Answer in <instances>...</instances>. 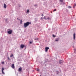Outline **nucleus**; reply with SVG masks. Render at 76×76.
<instances>
[{
  "instance_id": "nucleus-25",
  "label": "nucleus",
  "mask_w": 76,
  "mask_h": 76,
  "mask_svg": "<svg viewBox=\"0 0 76 76\" xmlns=\"http://www.w3.org/2000/svg\"><path fill=\"white\" fill-rule=\"evenodd\" d=\"M7 60H10V58H9V57H7Z\"/></svg>"
},
{
  "instance_id": "nucleus-10",
  "label": "nucleus",
  "mask_w": 76,
  "mask_h": 76,
  "mask_svg": "<svg viewBox=\"0 0 76 76\" xmlns=\"http://www.w3.org/2000/svg\"><path fill=\"white\" fill-rule=\"evenodd\" d=\"M7 7V6L6 5V4H4V8L5 9H6V8Z\"/></svg>"
},
{
  "instance_id": "nucleus-35",
  "label": "nucleus",
  "mask_w": 76,
  "mask_h": 76,
  "mask_svg": "<svg viewBox=\"0 0 76 76\" xmlns=\"http://www.w3.org/2000/svg\"><path fill=\"white\" fill-rule=\"evenodd\" d=\"M17 19L18 20H19V18H17Z\"/></svg>"
},
{
  "instance_id": "nucleus-11",
  "label": "nucleus",
  "mask_w": 76,
  "mask_h": 76,
  "mask_svg": "<svg viewBox=\"0 0 76 76\" xmlns=\"http://www.w3.org/2000/svg\"><path fill=\"white\" fill-rule=\"evenodd\" d=\"M34 6L35 7H36V8H37V7H38V5L36 4L34 5Z\"/></svg>"
},
{
  "instance_id": "nucleus-30",
  "label": "nucleus",
  "mask_w": 76,
  "mask_h": 76,
  "mask_svg": "<svg viewBox=\"0 0 76 76\" xmlns=\"http://www.w3.org/2000/svg\"><path fill=\"white\" fill-rule=\"evenodd\" d=\"M1 63L2 64H4V62H2Z\"/></svg>"
},
{
  "instance_id": "nucleus-3",
  "label": "nucleus",
  "mask_w": 76,
  "mask_h": 76,
  "mask_svg": "<svg viewBox=\"0 0 76 76\" xmlns=\"http://www.w3.org/2000/svg\"><path fill=\"white\" fill-rule=\"evenodd\" d=\"M59 63L61 64H63V61L62 60H60L59 61Z\"/></svg>"
},
{
  "instance_id": "nucleus-24",
  "label": "nucleus",
  "mask_w": 76,
  "mask_h": 76,
  "mask_svg": "<svg viewBox=\"0 0 76 76\" xmlns=\"http://www.w3.org/2000/svg\"><path fill=\"white\" fill-rule=\"evenodd\" d=\"M59 72L58 71H56V73H57V74H58V73Z\"/></svg>"
},
{
  "instance_id": "nucleus-20",
  "label": "nucleus",
  "mask_w": 76,
  "mask_h": 76,
  "mask_svg": "<svg viewBox=\"0 0 76 76\" xmlns=\"http://www.w3.org/2000/svg\"><path fill=\"white\" fill-rule=\"evenodd\" d=\"M38 38H35L34 39V40H38Z\"/></svg>"
},
{
  "instance_id": "nucleus-7",
  "label": "nucleus",
  "mask_w": 76,
  "mask_h": 76,
  "mask_svg": "<svg viewBox=\"0 0 76 76\" xmlns=\"http://www.w3.org/2000/svg\"><path fill=\"white\" fill-rule=\"evenodd\" d=\"M20 47L21 48H24V47H25V45H24L22 44L21 45Z\"/></svg>"
},
{
  "instance_id": "nucleus-5",
  "label": "nucleus",
  "mask_w": 76,
  "mask_h": 76,
  "mask_svg": "<svg viewBox=\"0 0 76 76\" xmlns=\"http://www.w3.org/2000/svg\"><path fill=\"white\" fill-rule=\"evenodd\" d=\"M4 70V68H2V74H3V75H4V74H5V73H4V72L3 71V70Z\"/></svg>"
},
{
  "instance_id": "nucleus-26",
  "label": "nucleus",
  "mask_w": 76,
  "mask_h": 76,
  "mask_svg": "<svg viewBox=\"0 0 76 76\" xmlns=\"http://www.w3.org/2000/svg\"><path fill=\"white\" fill-rule=\"evenodd\" d=\"M56 11V9H55L53 10V12H55V11Z\"/></svg>"
},
{
  "instance_id": "nucleus-18",
  "label": "nucleus",
  "mask_w": 76,
  "mask_h": 76,
  "mask_svg": "<svg viewBox=\"0 0 76 76\" xmlns=\"http://www.w3.org/2000/svg\"><path fill=\"white\" fill-rule=\"evenodd\" d=\"M46 18V17L45 16H44L43 19H45V20H47V18Z\"/></svg>"
},
{
  "instance_id": "nucleus-37",
  "label": "nucleus",
  "mask_w": 76,
  "mask_h": 76,
  "mask_svg": "<svg viewBox=\"0 0 76 76\" xmlns=\"http://www.w3.org/2000/svg\"><path fill=\"white\" fill-rule=\"evenodd\" d=\"M20 7V6H19V7Z\"/></svg>"
},
{
  "instance_id": "nucleus-12",
  "label": "nucleus",
  "mask_w": 76,
  "mask_h": 76,
  "mask_svg": "<svg viewBox=\"0 0 76 76\" xmlns=\"http://www.w3.org/2000/svg\"><path fill=\"white\" fill-rule=\"evenodd\" d=\"M59 40V38H57V39H56L55 40V41H58Z\"/></svg>"
},
{
  "instance_id": "nucleus-22",
  "label": "nucleus",
  "mask_w": 76,
  "mask_h": 76,
  "mask_svg": "<svg viewBox=\"0 0 76 76\" xmlns=\"http://www.w3.org/2000/svg\"><path fill=\"white\" fill-rule=\"evenodd\" d=\"M68 8H69L70 9H71V8H72V7L68 6Z\"/></svg>"
},
{
  "instance_id": "nucleus-17",
  "label": "nucleus",
  "mask_w": 76,
  "mask_h": 76,
  "mask_svg": "<svg viewBox=\"0 0 76 76\" xmlns=\"http://www.w3.org/2000/svg\"><path fill=\"white\" fill-rule=\"evenodd\" d=\"M61 3L62 4H65V2H63L62 1V2H61Z\"/></svg>"
},
{
  "instance_id": "nucleus-32",
  "label": "nucleus",
  "mask_w": 76,
  "mask_h": 76,
  "mask_svg": "<svg viewBox=\"0 0 76 76\" xmlns=\"http://www.w3.org/2000/svg\"><path fill=\"white\" fill-rule=\"evenodd\" d=\"M41 16H44V15H43V14H42V15H41Z\"/></svg>"
},
{
  "instance_id": "nucleus-38",
  "label": "nucleus",
  "mask_w": 76,
  "mask_h": 76,
  "mask_svg": "<svg viewBox=\"0 0 76 76\" xmlns=\"http://www.w3.org/2000/svg\"><path fill=\"white\" fill-rule=\"evenodd\" d=\"M40 76H41V75H40Z\"/></svg>"
},
{
  "instance_id": "nucleus-2",
  "label": "nucleus",
  "mask_w": 76,
  "mask_h": 76,
  "mask_svg": "<svg viewBox=\"0 0 76 76\" xmlns=\"http://www.w3.org/2000/svg\"><path fill=\"white\" fill-rule=\"evenodd\" d=\"M7 32L8 34H12L13 31L12 30L9 28L7 29Z\"/></svg>"
},
{
  "instance_id": "nucleus-29",
  "label": "nucleus",
  "mask_w": 76,
  "mask_h": 76,
  "mask_svg": "<svg viewBox=\"0 0 76 76\" xmlns=\"http://www.w3.org/2000/svg\"><path fill=\"white\" fill-rule=\"evenodd\" d=\"M53 37H56V36H55L54 35H53Z\"/></svg>"
},
{
  "instance_id": "nucleus-4",
  "label": "nucleus",
  "mask_w": 76,
  "mask_h": 76,
  "mask_svg": "<svg viewBox=\"0 0 76 76\" xmlns=\"http://www.w3.org/2000/svg\"><path fill=\"white\" fill-rule=\"evenodd\" d=\"M48 50H49V47H46L45 48V51L46 52H47V51H48Z\"/></svg>"
},
{
  "instance_id": "nucleus-34",
  "label": "nucleus",
  "mask_w": 76,
  "mask_h": 76,
  "mask_svg": "<svg viewBox=\"0 0 76 76\" xmlns=\"http://www.w3.org/2000/svg\"><path fill=\"white\" fill-rule=\"evenodd\" d=\"M48 30H49V31H50V28H48Z\"/></svg>"
},
{
  "instance_id": "nucleus-9",
  "label": "nucleus",
  "mask_w": 76,
  "mask_h": 76,
  "mask_svg": "<svg viewBox=\"0 0 76 76\" xmlns=\"http://www.w3.org/2000/svg\"><path fill=\"white\" fill-rule=\"evenodd\" d=\"M76 37V34L75 33H74L73 34V38H74V39H75V38Z\"/></svg>"
},
{
  "instance_id": "nucleus-28",
  "label": "nucleus",
  "mask_w": 76,
  "mask_h": 76,
  "mask_svg": "<svg viewBox=\"0 0 76 76\" xmlns=\"http://www.w3.org/2000/svg\"><path fill=\"white\" fill-rule=\"evenodd\" d=\"M76 49H74V53H75V52H76Z\"/></svg>"
},
{
  "instance_id": "nucleus-19",
  "label": "nucleus",
  "mask_w": 76,
  "mask_h": 76,
  "mask_svg": "<svg viewBox=\"0 0 76 76\" xmlns=\"http://www.w3.org/2000/svg\"><path fill=\"white\" fill-rule=\"evenodd\" d=\"M20 24L22 23V20H20Z\"/></svg>"
},
{
  "instance_id": "nucleus-31",
  "label": "nucleus",
  "mask_w": 76,
  "mask_h": 76,
  "mask_svg": "<svg viewBox=\"0 0 76 76\" xmlns=\"http://www.w3.org/2000/svg\"><path fill=\"white\" fill-rule=\"evenodd\" d=\"M41 19H42H42H43V18L41 17Z\"/></svg>"
},
{
  "instance_id": "nucleus-23",
  "label": "nucleus",
  "mask_w": 76,
  "mask_h": 76,
  "mask_svg": "<svg viewBox=\"0 0 76 76\" xmlns=\"http://www.w3.org/2000/svg\"><path fill=\"white\" fill-rule=\"evenodd\" d=\"M60 2H63V0H59Z\"/></svg>"
},
{
  "instance_id": "nucleus-27",
  "label": "nucleus",
  "mask_w": 76,
  "mask_h": 76,
  "mask_svg": "<svg viewBox=\"0 0 76 76\" xmlns=\"http://www.w3.org/2000/svg\"><path fill=\"white\" fill-rule=\"evenodd\" d=\"M27 13H29V10H27Z\"/></svg>"
},
{
  "instance_id": "nucleus-6",
  "label": "nucleus",
  "mask_w": 76,
  "mask_h": 76,
  "mask_svg": "<svg viewBox=\"0 0 76 76\" xmlns=\"http://www.w3.org/2000/svg\"><path fill=\"white\" fill-rule=\"evenodd\" d=\"M14 66L15 64H12L11 67H12V69H15V68Z\"/></svg>"
},
{
  "instance_id": "nucleus-13",
  "label": "nucleus",
  "mask_w": 76,
  "mask_h": 76,
  "mask_svg": "<svg viewBox=\"0 0 76 76\" xmlns=\"http://www.w3.org/2000/svg\"><path fill=\"white\" fill-rule=\"evenodd\" d=\"M8 20H9V19H8V18H6L5 19V21H6V22L7 23V22H8Z\"/></svg>"
},
{
  "instance_id": "nucleus-1",
  "label": "nucleus",
  "mask_w": 76,
  "mask_h": 76,
  "mask_svg": "<svg viewBox=\"0 0 76 76\" xmlns=\"http://www.w3.org/2000/svg\"><path fill=\"white\" fill-rule=\"evenodd\" d=\"M30 24H31V22H27L24 23L23 26L24 28H26L27 26H29Z\"/></svg>"
},
{
  "instance_id": "nucleus-16",
  "label": "nucleus",
  "mask_w": 76,
  "mask_h": 76,
  "mask_svg": "<svg viewBox=\"0 0 76 76\" xmlns=\"http://www.w3.org/2000/svg\"><path fill=\"white\" fill-rule=\"evenodd\" d=\"M33 42V41H32H32H30L29 43L30 44H32Z\"/></svg>"
},
{
  "instance_id": "nucleus-36",
  "label": "nucleus",
  "mask_w": 76,
  "mask_h": 76,
  "mask_svg": "<svg viewBox=\"0 0 76 76\" xmlns=\"http://www.w3.org/2000/svg\"><path fill=\"white\" fill-rule=\"evenodd\" d=\"M18 20H20V19H18Z\"/></svg>"
},
{
  "instance_id": "nucleus-8",
  "label": "nucleus",
  "mask_w": 76,
  "mask_h": 76,
  "mask_svg": "<svg viewBox=\"0 0 76 76\" xmlns=\"http://www.w3.org/2000/svg\"><path fill=\"white\" fill-rule=\"evenodd\" d=\"M18 71L19 72H21L22 71V67H20L19 68Z\"/></svg>"
},
{
  "instance_id": "nucleus-14",
  "label": "nucleus",
  "mask_w": 76,
  "mask_h": 76,
  "mask_svg": "<svg viewBox=\"0 0 76 76\" xmlns=\"http://www.w3.org/2000/svg\"><path fill=\"white\" fill-rule=\"evenodd\" d=\"M76 6V3L74 4V5L73 6V8H75V7Z\"/></svg>"
},
{
  "instance_id": "nucleus-15",
  "label": "nucleus",
  "mask_w": 76,
  "mask_h": 76,
  "mask_svg": "<svg viewBox=\"0 0 76 76\" xmlns=\"http://www.w3.org/2000/svg\"><path fill=\"white\" fill-rule=\"evenodd\" d=\"M13 57V54L12 53L10 55V57Z\"/></svg>"
},
{
  "instance_id": "nucleus-21",
  "label": "nucleus",
  "mask_w": 76,
  "mask_h": 76,
  "mask_svg": "<svg viewBox=\"0 0 76 76\" xmlns=\"http://www.w3.org/2000/svg\"><path fill=\"white\" fill-rule=\"evenodd\" d=\"M48 19V20H50V17H48L47 18V20Z\"/></svg>"
},
{
  "instance_id": "nucleus-33",
  "label": "nucleus",
  "mask_w": 76,
  "mask_h": 76,
  "mask_svg": "<svg viewBox=\"0 0 76 76\" xmlns=\"http://www.w3.org/2000/svg\"><path fill=\"white\" fill-rule=\"evenodd\" d=\"M37 71H39V69H37Z\"/></svg>"
}]
</instances>
